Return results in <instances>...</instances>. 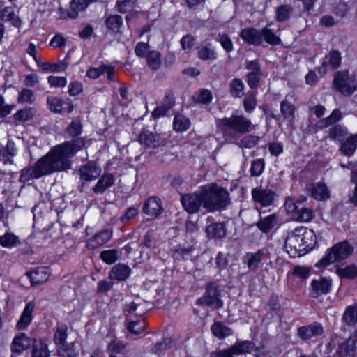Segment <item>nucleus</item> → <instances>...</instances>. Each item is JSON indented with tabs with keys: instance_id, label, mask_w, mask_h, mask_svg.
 <instances>
[{
	"instance_id": "nucleus-1",
	"label": "nucleus",
	"mask_w": 357,
	"mask_h": 357,
	"mask_svg": "<svg viewBox=\"0 0 357 357\" xmlns=\"http://www.w3.org/2000/svg\"><path fill=\"white\" fill-rule=\"evenodd\" d=\"M84 144V139L79 137L53 146L33 166L24 168L21 171L20 181L27 182L54 172L70 169V158L81 150Z\"/></svg>"
},
{
	"instance_id": "nucleus-5",
	"label": "nucleus",
	"mask_w": 357,
	"mask_h": 357,
	"mask_svg": "<svg viewBox=\"0 0 357 357\" xmlns=\"http://www.w3.org/2000/svg\"><path fill=\"white\" fill-rule=\"evenodd\" d=\"M205 295L198 298L196 305L207 306L214 310H218L223 306V301L221 299L220 287L213 282L206 285Z\"/></svg>"
},
{
	"instance_id": "nucleus-32",
	"label": "nucleus",
	"mask_w": 357,
	"mask_h": 357,
	"mask_svg": "<svg viewBox=\"0 0 357 357\" xmlns=\"http://www.w3.org/2000/svg\"><path fill=\"white\" fill-rule=\"evenodd\" d=\"M89 4V0H73L68 11V17L70 18L77 17L79 12L84 10Z\"/></svg>"
},
{
	"instance_id": "nucleus-18",
	"label": "nucleus",
	"mask_w": 357,
	"mask_h": 357,
	"mask_svg": "<svg viewBox=\"0 0 357 357\" xmlns=\"http://www.w3.org/2000/svg\"><path fill=\"white\" fill-rule=\"evenodd\" d=\"M323 333V326L318 322H314L308 326H301L298 329V335L303 340H308L314 336L321 335Z\"/></svg>"
},
{
	"instance_id": "nucleus-60",
	"label": "nucleus",
	"mask_w": 357,
	"mask_h": 357,
	"mask_svg": "<svg viewBox=\"0 0 357 357\" xmlns=\"http://www.w3.org/2000/svg\"><path fill=\"white\" fill-rule=\"evenodd\" d=\"M146 324L140 320L130 321L128 325V330L134 335H139L144 332Z\"/></svg>"
},
{
	"instance_id": "nucleus-4",
	"label": "nucleus",
	"mask_w": 357,
	"mask_h": 357,
	"mask_svg": "<svg viewBox=\"0 0 357 357\" xmlns=\"http://www.w3.org/2000/svg\"><path fill=\"white\" fill-rule=\"evenodd\" d=\"M353 247L347 242L342 241L328 250L326 255L316 264V266H327L337 261L343 260L353 252Z\"/></svg>"
},
{
	"instance_id": "nucleus-49",
	"label": "nucleus",
	"mask_w": 357,
	"mask_h": 357,
	"mask_svg": "<svg viewBox=\"0 0 357 357\" xmlns=\"http://www.w3.org/2000/svg\"><path fill=\"white\" fill-rule=\"evenodd\" d=\"M148 66L152 70H158L161 65V55L157 51H151L146 54Z\"/></svg>"
},
{
	"instance_id": "nucleus-20",
	"label": "nucleus",
	"mask_w": 357,
	"mask_h": 357,
	"mask_svg": "<svg viewBox=\"0 0 357 357\" xmlns=\"http://www.w3.org/2000/svg\"><path fill=\"white\" fill-rule=\"evenodd\" d=\"M35 308L33 301L28 303L23 310V312L17 322V328L19 330H25L33 320V312Z\"/></svg>"
},
{
	"instance_id": "nucleus-6",
	"label": "nucleus",
	"mask_w": 357,
	"mask_h": 357,
	"mask_svg": "<svg viewBox=\"0 0 357 357\" xmlns=\"http://www.w3.org/2000/svg\"><path fill=\"white\" fill-rule=\"evenodd\" d=\"M301 227L296 228L292 232L288 234L284 247L287 252L291 257H296L304 255L306 252V248L302 239Z\"/></svg>"
},
{
	"instance_id": "nucleus-12",
	"label": "nucleus",
	"mask_w": 357,
	"mask_h": 357,
	"mask_svg": "<svg viewBox=\"0 0 357 357\" xmlns=\"http://www.w3.org/2000/svg\"><path fill=\"white\" fill-rule=\"evenodd\" d=\"M47 102L49 109L55 113H70L73 110V105L68 99L64 100L58 97L50 96L47 97Z\"/></svg>"
},
{
	"instance_id": "nucleus-35",
	"label": "nucleus",
	"mask_w": 357,
	"mask_h": 357,
	"mask_svg": "<svg viewBox=\"0 0 357 357\" xmlns=\"http://www.w3.org/2000/svg\"><path fill=\"white\" fill-rule=\"evenodd\" d=\"M21 242L19 236L12 232H6L0 236V245L3 248H12L20 245Z\"/></svg>"
},
{
	"instance_id": "nucleus-33",
	"label": "nucleus",
	"mask_w": 357,
	"mask_h": 357,
	"mask_svg": "<svg viewBox=\"0 0 357 357\" xmlns=\"http://www.w3.org/2000/svg\"><path fill=\"white\" fill-rule=\"evenodd\" d=\"M295 107L287 98L280 102V112L284 119L293 122L295 117Z\"/></svg>"
},
{
	"instance_id": "nucleus-58",
	"label": "nucleus",
	"mask_w": 357,
	"mask_h": 357,
	"mask_svg": "<svg viewBox=\"0 0 357 357\" xmlns=\"http://www.w3.org/2000/svg\"><path fill=\"white\" fill-rule=\"evenodd\" d=\"M265 167V162L263 159H256L252 162L250 174L252 176H260Z\"/></svg>"
},
{
	"instance_id": "nucleus-44",
	"label": "nucleus",
	"mask_w": 357,
	"mask_h": 357,
	"mask_svg": "<svg viewBox=\"0 0 357 357\" xmlns=\"http://www.w3.org/2000/svg\"><path fill=\"white\" fill-rule=\"evenodd\" d=\"M314 217V211L307 207L298 208L295 213V219L299 222H310Z\"/></svg>"
},
{
	"instance_id": "nucleus-30",
	"label": "nucleus",
	"mask_w": 357,
	"mask_h": 357,
	"mask_svg": "<svg viewBox=\"0 0 357 357\" xmlns=\"http://www.w3.org/2000/svg\"><path fill=\"white\" fill-rule=\"evenodd\" d=\"M357 148V134L351 135L340 147V152L347 156L352 155Z\"/></svg>"
},
{
	"instance_id": "nucleus-39",
	"label": "nucleus",
	"mask_w": 357,
	"mask_h": 357,
	"mask_svg": "<svg viewBox=\"0 0 357 357\" xmlns=\"http://www.w3.org/2000/svg\"><path fill=\"white\" fill-rule=\"evenodd\" d=\"M35 101L36 96L32 90L28 88H23L20 91H19L17 98V102L18 104L32 105L35 102Z\"/></svg>"
},
{
	"instance_id": "nucleus-62",
	"label": "nucleus",
	"mask_w": 357,
	"mask_h": 357,
	"mask_svg": "<svg viewBox=\"0 0 357 357\" xmlns=\"http://www.w3.org/2000/svg\"><path fill=\"white\" fill-rule=\"evenodd\" d=\"M135 3V0H118L116 2L118 11L121 13H126L133 8Z\"/></svg>"
},
{
	"instance_id": "nucleus-53",
	"label": "nucleus",
	"mask_w": 357,
	"mask_h": 357,
	"mask_svg": "<svg viewBox=\"0 0 357 357\" xmlns=\"http://www.w3.org/2000/svg\"><path fill=\"white\" fill-rule=\"evenodd\" d=\"M198 57L202 60H215L217 54L214 50L209 46H202L198 49Z\"/></svg>"
},
{
	"instance_id": "nucleus-14",
	"label": "nucleus",
	"mask_w": 357,
	"mask_h": 357,
	"mask_svg": "<svg viewBox=\"0 0 357 357\" xmlns=\"http://www.w3.org/2000/svg\"><path fill=\"white\" fill-rule=\"evenodd\" d=\"M256 349L255 344L252 341L245 340L237 342L229 348L224 349L223 356L232 355H241L245 353H250Z\"/></svg>"
},
{
	"instance_id": "nucleus-48",
	"label": "nucleus",
	"mask_w": 357,
	"mask_h": 357,
	"mask_svg": "<svg viewBox=\"0 0 357 357\" xmlns=\"http://www.w3.org/2000/svg\"><path fill=\"white\" fill-rule=\"evenodd\" d=\"M293 13V7L291 5H281L276 9V20L278 22H284L290 18Z\"/></svg>"
},
{
	"instance_id": "nucleus-11",
	"label": "nucleus",
	"mask_w": 357,
	"mask_h": 357,
	"mask_svg": "<svg viewBox=\"0 0 357 357\" xmlns=\"http://www.w3.org/2000/svg\"><path fill=\"white\" fill-rule=\"evenodd\" d=\"M252 197L255 202L262 206H268L273 203L275 194L270 189L256 188L252 190Z\"/></svg>"
},
{
	"instance_id": "nucleus-29",
	"label": "nucleus",
	"mask_w": 357,
	"mask_h": 357,
	"mask_svg": "<svg viewBox=\"0 0 357 357\" xmlns=\"http://www.w3.org/2000/svg\"><path fill=\"white\" fill-rule=\"evenodd\" d=\"M107 73V77L109 81L115 80V68L111 66L101 65L99 68H91V78H98L103 73Z\"/></svg>"
},
{
	"instance_id": "nucleus-17",
	"label": "nucleus",
	"mask_w": 357,
	"mask_h": 357,
	"mask_svg": "<svg viewBox=\"0 0 357 357\" xmlns=\"http://www.w3.org/2000/svg\"><path fill=\"white\" fill-rule=\"evenodd\" d=\"M142 211L151 218L158 217L162 211L161 200L156 197H149L144 203Z\"/></svg>"
},
{
	"instance_id": "nucleus-45",
	"label": "nucleus",
	"mask_w": 357,
	"mask_h": 357,
	"mask_svg": "<svg viewBox=\"0 0 357 357\" xmlns=\"http://www.w3.org/2000/svg\"><path fill=\"white\" fill-rule=\"evenodd\" d=\"M174 129L177 132H183L187 130L190 126V121L188 118L183 115H175L174 119Z\"/></svg>"
},
{
	"instance_id": "nucleus-16",
	"label": "nucleus",
	"mask_w": 357,
	"mask_h": 357,
	"mask_svg": "<svg viewBox=\"0 0 357 357\" xmlns=\"http://www.w3.org/2000/svg\"><path fill=\"white\" fill-rule=\"evenodd\" d=\"M208 224L206 227V233L207 236L211 238H222L227 234L225 226L222 222H213L211 216L207 218Z\"/></svg>"
},
{
	"instance_id": "nucleus-59",
	"label": "nucleus",
	"mask_w": 357,
	"mask_h": 357,
	"mask_svg": "<svg viewBox=\"0 0 357 357\" xmlns=\"http://www.w3.org/2000/svg\"><path fill=\"white\" fill-rule=\"evenodd\" d=\"M101 259L108 264H114L119 258L116 250H104L100 253Z\"/></svg>"
},
{
	"instance_id": "nucleus-36",
	"label": "nucleus",
	"mask_w": 357,
	"mask_h": 357,
	"mask_svg": "<svg viewBox=\"0 0 357 357\" xmlns=\"http://www.w3.org/2000/svg\"><path fill=\"white\" fill-rule=\"evenodd\" d=\"M114 176L110 174H104L93 188L96 193H102L114 184Z\"/></svg>"
},
{
	"instance_id": "nucleus-24",
	"label": "nucleus",
	"mask_w": 357,
	"mask_h": 357,
	"mask_svg": "<svg viewBox=\"0 0 357 357\" xmlns=\"http://www.w3.org/2000/svg\"><path fill=\"white\" fill-rule=\"evenodd\" d=\"M160 138L158 135L149 130H143L139 136V141L142 144L154 149L160 145Z\"/></svg>"
},
{
	"instance_id": "nucleus-47",
	"label": "nucleus",
	"mask_w": 357,
	"mask_h": 357,
	"mask_svg": "<svg viewBox=\"0 0 357 357\" xmlns=\"http://www.w3.org/2000/svg\"><path fill=\"white\" fill-rule=\"evenodd\" d=\"M57 352L60 357H77L78 356V351L75 349L74 343L62 344L58 347Z\"/></svg>"
},
{
	"instance_id": "nucleus-56",
	"label": "nucleus",
	"mask_w": 357,
	"mask_h": 357,
	"mask_svg": "<svg viewBox=\"0 0 357 357\" xmlns=\"http://www.w3.org/2000/svg\"><path fill=\"white\" fill-rule=\"evenodd\" d=\"M262 40L271 45H278L280 42V39L278 37L273 31L268 28L267 26L261 29Z\"/></svg>"
},
{
	"instance_id": "nucleus-28",
	"label": "nucleus",
	"mask_w": 357,
	"mask_h": 357,
	"mask_svg": "<svg viewBox=\"0 0 357 357\" xmlns=\"http://www.w3.org/2000/svg\"><path fill=\"white\" fill-rule=\"evenodd\" d=\"M16 155V149L13 142H8L6 146L0 148V160L4 164H13V158Z\"/></svg>"
},
{
	"instance_id": "nucleus-10",
	"label": "nucleus",
	"mask_w": 357,
	"mask_h": 357,
	"mask_svg": "<svg viewBox=\"0 0 357 357\" xmlns=\"http://www.w3.org/2000/svg\"><path fill=\"white\" fill-rule=\"evenodd\" d=\"M31 343L32 340L26 333H20L17 334L13 338L10 345L12 357L21 354L24 351L27 350L31 347Z\"/></svg>"
},
{
	"instance_id": "nucleus-3",
	"label": "nucleus",
	"mask_w": 357,
	"mask_h": 357,
	"mask_svg": "<svg viewBox=\"0 0 357 357\" xmlns=\"http://www.w3.org/2000/svg\"><path fill=\"white\" fill-rule=\"evenodd\" d=\"M204 208L207 212H214L225 208L230 203L228 191L215 184L202 188Z\"/></svg>"
},
{
	"instance_id": "nucleus-43",
	"label": "nucleus",
	"mask_w": 357,
	"mask_h": 357,
	"mask_svg": "<svg viewBox=\"0 0 357 357\" xmlns=\"http://www.w3.org/2000/svg\"><path fill=\"white\" fill-rule=\"evenodd\" d=\"M244 88V84L241 79L234 78L229 83V92L233 97H242L245 93Z\"/></svg>"
},
{
	"instance_id": "nucleus-64",
	"label": "nucleus",
	"mask_w": 357,
	"mask_h": 357,
	"mask_svg": "<svg viewBox=\"0 0 357 357\" xmlns=\"http://www.w3.org/2000/svg\"><path fill=\"white\" fill-rule=\"evenodd\" d=\"M66 39L61 33L56 34L50 41V46L53 48H63L66 45Z\"/></svg>"
},
{
	"instance_id": "nucleus-38",
	"label": "nucleus",
	"mask_w": 357,
	"mask_h": 357,
	"mask_svg": "<svg viewBox=\"0 0 357 357\" xmlns=\"http://www.w3.org/2000/svg\"><path fill=\"white\" fill-rule=\"evenodd\" d=\"M50 352L47 344L42 340H34L32 357H49Z\"/></svg>"
},
{
	"instance_id": "nucleus-55",
	"label": "nucleus",
	"mask_w": 357,
	"mask_h": 357,
	"mask_svg": "<svg viewBox=\"0 0 357 357\" xmlns=\"http://www.w3.org/2000/svg\"><path fill=\"white\" fill-rule=\"evenodd\" d=\"M192 98L196 102L208 104L212 100V93L209 90L202 89L194 94Z\"/></svg>"
},
{
	"instance_id": "nucleus-15",
	"label": "nucleus",
	"mask_w": 357,
	"mask_h": 357,
	"mask_svg": "<svg viewBox=\"0 0 357 357\" xmlns=\"http://www.w3.org/2000/svg\"><path fill=\"white\" fill-rule=\"evenodd\" d=\"M331 280L326 278L313 280L311 282V296L317 298L320 295L328 294L331 291Z\"/></svg>"
},
{
	"instance_id": "nucleus-42",
	"label": "nucleus",
	"mask_w": 357,
	"mask_h": 357,
	"mask_svg": "<svg viewBox=\"0 0 357 357\" xmlns=\"http://www.w3.org/2000/svg\"><path fill=\"white\" fill-rule=\"evenodd\" d=\"M36 114L34 107H25L18 110L13 116L15 121H27L32 119Z\"/></svg>"
},
{
	"instance_id": "nucleus-37",
	"label": "nucleus",
	"mask_w": 357,
	"mask_h": 357,
	"mask_svg": "<svg viewBox=\"0 0 357 357\" xmlns=\"http://www.w3.org/2000/svg\"><path fill=\"white\" fill-rule=\"evenodd\" d=\"M261 137L256 135H249L237 139L236 142H231L230 144H236L240 148L252 149L260 141Z\"/></svg>"
},
{
	"instance_id": "nucleus-26",
	"label": "nucleus",
	"mask_w": 357,
	"mask_h": 357,
	"mask_svg": "<svg viewBox=\"0 0 357 357\" xmlns=\"http://www.w3.org/2000/svg\"><path fill=\"white\" fill-rule=\"evenodd\" d=\"M342 321L345 326H354L357 323V305H349L346 309L342 317Z\"/></svg>"
},
{
	"instance_id": "nucleus-57",
	"label": "nucleus",
	"mask_w": 357,
	"mask_h": 357,
	"mask_svg": "<svg viewBox=\"0 0 357 357\" xmlns=\"http://www.w3.org/2000/svg\"><path fill=\"white\" fill-rule=\"evenodd\" d=\"M342 118V113L338 109H335L332 112L331 115L327 118L323 119L319 121V125L321 127H327L331 124H333Z\"/></svg>"
},
{
	"instance_id": "nucleus-63",
	"label": "nucleus",
	"mask_w": 357,
	"mask_h": 357,
	"mask_svg": "<svg viewBox=\"0 0 357 357\" xmlns=\"http://www.w3.org/2000/svg\"><path fill=\"white\" fill-rule=\"evenodd\" d=\"M172 342L170 338H164L161 342H156L151 350L154 354H159L162 351L169 348L172 345Z\"/></svg>"
},
{
	"instance_id": "nucleus-8",
	"label": "nucleus",
	"mask_w": 357,
	"mask_h": 357,
	"mask_svg": "<svg viewBox=\"0 0 357 357\" xmlns=\"http://www.w3.org/2000/svg\"><path fill=\"white\" fill-rule=\"evenodd\" d=\"M202 189L193 194H187L181 197L184 208L190 213H197L201 206L204 207Z\"/></svg>"
},
{
	"instance_id": "nucleus-34",
	"label": "nucleus",
	"mask_w": 357,
	"mask_h": 357,
	"mask_svg": "<svg viewBox=\"0 0 357 357\" xmlns=\"http://www.w3.org/2000/svg\"><path fill=\"white\" fill-rule=\"evenodd\" d=\"M303 228V231H301L302 234V239L303 244L306 248L307 252L311 250L317 243V236L312 229H307L304 227H301Z\"/></svg>"
},
{
	"instance_id": "nucleus-50",
	"label": "nucleus",
	"mask_w": 357,
	"mask_h": 357,
	"mask_svg": "<svg viewBox=\"0 0 357 357\" xmlns=\"http://www.w3.org/2000/svg\"><path fill=\"white\" fill-rule=\"evenodd\" d=\"M336 272L340 278H354L357 275V266L349 265L337 268Z\"/></svg>"
},
{
	"instance_id": "nucleus-22",
	"label": "nucleus",
	"mask_w": 357,
	"mask_h": 357,
	"mask_svg": "<svg viewBox=\"0 0 357 357\" xmlns=\"http://www.w3.org/2000/svg\"><path fill=\"white\" fill-rule=\"evenodd\" d=\"M261 30L245 29L241 32V36L246 43L259 45L262 43Z\"/></svg>"
},
{
	"instance_id": "nucleus-61",
	"label": "nucleus",
	"mask_w": 357,
	"mask_h": 357,
	"mask_svg": "<svg viewBox=\"0 0 357 357\" xmlns=\"http://www.w3.org/2000/svg\"><path fill=\"white\" fill-rule=\"evenodd\" d=\"M47 82L51 87L63 88L67 84V79L65 77L49 76Z\"/></svg>"
},
{
	"instance_id": "nucleus-51",
	"label": "nucleus",
	"mask_w": 357,
	"mask_h": 357,
	"mask_svg": "<svg viewBox=\"0 0 357 357\" xmlns=\"http://www.w3.org/2000/svg\"><path fill=\"white\" fill-rule=\"evenodd\" d=\"M82 131V125L79 119H73L66 129V133L70 137L80 135Z\"/></svg>"
},
{
	"instance_id": "nucleus-52",
	"label": "nucleus",
	"mask_w": 357,
	"mask_h": 357,
	"mask_svg": "<svg viewBox=\"0 0 357 357\" xmlns=\"http://www.w3.org/2000/svg\"><path fill=\"white\" fill-rule=\"evenodd\" d=\"M105 24L108 29L114 32H119L123 24L122 17L118 15H110L106 20Z\"/></svg>"
},
{
	"instance_id": "nucleus-2",
	"label": "nucleus",
	"mask_w": 357,
	"mask_h": 357,
	"mask_svg": "<svg viewBox=\"0 0 357 357\" xmlns=\"http://www.w3.org/2000/svg\"><path fill=\"white\" fill-rule=\"evenodd\" d=\"M217 126L225 141L229 144L237 142L242 135L255 129L251 121L243 114H233L230 117L220 119Z\"/></svg>"
},
{
	"instance_id": "nucleus-19",
	"label": "nucleus",
	"mask_w": 357,
	"mask_h": 357,
	"mask_svg": "<svg viewBox=\"0 0 357 357\" xmlns=\"http://www.w3.org/2000/svg\"><path fill=\"white\" fill-rule=\"evenodd\" d=\"M269 254L268 249L262 248L259 250L255 253H247L245 257L244 262L248 265V267L251 271H255L264 256Z\"/></svg>"
},
{
	"instance_id": "nucleus-7",
	"label": "nucleus",
	"mask_w": 357,
	"mask_h": 357,
	"mask_svg": "<svg viewBox=\"0 0 357 357\" xmlns=\"http://www.w3.org/2000/svg\"><path fill=\"white\" fill-rule=\"evenodd\" d=\"M333 86L344 96L351 95L356 89L355 80L349 76L348 70H339L335 73Z\"/></svg>"
},
{
	"instance_id": "nucleus-54",
	"label": "nucleus",
	"mask_w": 357,
	"mask_h": 357,
	"mask_svg": "<svg viewBox=\"0 0 357 357\" xmlns=\"http://www.w3.org/2000/svg\"><path fill=\"white\" fill-rule=\"evenodd\" d=\"M347 135V130L340 125H336L329 129L328 137L333 140L341 141Z\"/></svg>"
},
{
	"instance_id": "nucleus-21",
	"label": "nucleus",
	"mask_w": 357,
	"mask_h": 357,
	"mask_svg": "<svg viewBox=\"0 0 357 357\" xmlns=\"http://www.w3.org/2000/svg\"><path fill=\"white\" fill-rule=\"evenodd\" d=\"M310 196L317 200H325L329 198V191L324 183H312L307 188Z\"/></svg>"
},
{
	"instance_id": "nucleus-27",
	"label": "nucleus",
	"mask_w": 357,
	"mask_h": 357,
	"mask_svg": "<svg viewBox=\"0 0 357 357\" xmlns=\"http://www.w3.org/2000/svg\"><path fill=\"white\" fill-rule=\"evenodd\" d=\"M69 63L66 59L59 61L58 63L43 62L41 63L40 67L43 71L50 73L64 72L68 67Z\"/></svg>"
},
{
	"instance_id": "nucleus-46",
	"label": "nucleus",
	"mask_w": 357,
	"mask_h": 357,
	"mask_svg": "<svg viewBox=\"0 0 357 357\" xmlns=\"http://www.w3.org/2000/svg\"><path fill=\"white\" fill-rule=\"evenodd\" d=\"M68 326L65 324H58L54 335V343L59 346L65 344L68 336Z\"/></svg>"
},
{
	"instance_id": "nucleus-40",
	"label": "nucleus",
	"mask_w": 357,
	"mask_h": 357,
	"mask_svg": "<svg viewBox=\"0 0 357 357\" xmlns=\"http://www.w3.org/2000/svg\"><path fill=\"white\" fill-rule=\"evenodd\" d=\"M112 232L110 229L102 230L96 234L91 240L93 248H98L107 242L112 237Z\"/></svg>"
},
{
	"instance_id": "nucleus-41",
	"label": "nucleus",
	"mask_w": 357,
	"mask_h": 357,
	"mask_svg": "<svg viewBox=\"0 0 357 357\" xmlns=\"http://www.w3.org/2000/svg\"><path fill=\"white\" fill-rule=\"evenodd\" d=\"M277 221V216L275 214H271L264 218H261L257 225L261 231L266 233L276 225Z\"/></svg>"
},
{
	"instance_id": "nucleus-31",
	"label": "nucleus",
	"mask_w": 357,
	"mask_h": 357,
	"mask_svg": "<svg viewBox=\"0 0 357 357\" xmlns=\"http://www.w3.org/2000/svg\"><path fill=\"white\" fill-rule=\"evenodd\" d=\"M211 330L213 335L219 339H224L233 334L232 329L220 321L215 322L211 326Z\"/></svg>"
},
{
	"instance_id": "nucleus-9",
	"label": "nucleus",
	"mask_w": 357,
	"mask_h": 357,
	"mask_svg": "<svg viewBox=\"0 0 357 357\" xmlns=\"http://www.w3.org/2000/svg\"><path fill=\"white\" fill-rule=\"evenodd\" d=\"M342 63L341 53L336 50H333L325 56L321 66L319 68L318 71L321 75H325L330 68L331 70L338 68Z\"/></svg>"
},
{
	"instance_id": "nucleus-23",
	"label": "nucleus",
	"mask_w": 357,
	"mask_h": 357,
	"mask_svg": "<svg viewBox=\"0 0 357 357\" xmlns=\"http://www.w3.org/2000/svg\"><path fill=\"white\" fill-rule=\"evenodd\" d=\"M356 341V338L350 337L345 342L340 344L337 350L340 357L353 356L355 352Z\"/></svg>"
},
{
	"instance_id": "nucleus-13",
	"label": "nucleus",
	"mask_w": 357,
	"mask_h": 357,
	"mask_svg": "<svg viewBox=\"0 0 357 357\" xmlns=\"http://www.w3.org/2000/svg\"><path fill=\"white\" fill-rule=\"evenodd\" d=\"M26 275L30 278L31 285H40L49 280L51 271L47 266H40L26 272Z\"/></svg>"
},
{
	"instance_id": "nucleus-25",
	"label": "nucleus",
	"mask_w": 357,
	"mask_h": 357,
	"mask_svg": "<svg viewBox=\"0 0 357 357\" xmlns=\"http://www.w3.org/2000/svg\"><path fill=\"white\" fill-rule=\"evenodd\" d=\"M131 269L128 266L123 264H118L112 267L109 277L112 280L119 281L126 280L130 274Z\"/></svg>"
}]
</instances>
